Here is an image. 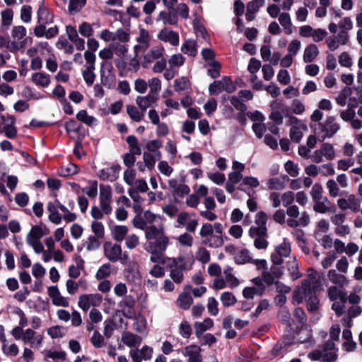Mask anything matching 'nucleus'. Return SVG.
Returning a JSON list of instances; mask_svg holds the SVG:
<instances>
[{
  "label": "nucleus",
  "mask_w": 362,
  "mask_h": 362,
  "mask_svg": "<svg viewBox=\"0 0 362 362\" xmlns=\"http://www.w3.org/2000/svg\"><path fill=\"white\" fill-rule=\"evenodd\" d=\"M16 119L13 116L0 115V129L4 132L5 135L10 139L16 137L17 130L15 127Z\"/></svg>",
  "instance_id": "nucleus-12"
},
{
  "label": "nucleus",
  "mask_w": 362,
  "mask_h": 362,
  "mask_svg": "<svg viewBox=\"0 0 362 362\" xmlns=\"http://www.w3.org/2000/svg\"><path fill=\"white\" fill-rule=\"evenodd\" d=\"M360 204V200L354 194H350L347 198H341L337 200L338 207L343 211L350 209L353 212H358Z\"/></svg>",
  "instance_id": "nucleus-17"
},
{
  "label": "nucleus",
  "mask_w": 362,
  "mask_h": 362,
  "mask_svg": "<svg viewBox=\"0 0 362 362\" xmlns=\"http://www.w3.org/2000/svg\"><path fill=\"white\" fill-rule=\"evenodd\" d=\"M102 301L103 297L99 293L82 294L78 298V306L86 312L91 306H99Z\"/></svg>",
  "instance_id": "nucleus-6"
},
{
  "label": "nucleus",
  "mask_w": 362,
  "mask_h": 362,
  "mask_svg": "<svg viewBox=\"0 0 362 362\" xmlns=\"http://www.w3.org/2000/svg\"><path fill=\"white\" fill-rule=\"evenodd\" d=\"M121 340L124 345L129 348H135L140 346L142 338L131 332L125 331L122 334Z\"/></svg>",
  "instance_id": "nucleus-26"
},
{
  "label": "nucleus",
  "mask_w": 362,
  "mask_h": 362,
  "mask_svg": "<svg viewBox=\"0 0 362 362\" xmlns=\"http://www.w3.org/2000/svg\"><path fill=\"white\" fill-rule=\"evenodd\" d=\"M185 61V58L181 54H175L170 57L168 62L170 69H175L182 66Z\"/></svg>",
  "instance_id": "nucleus-48"
},
{
  "label": "nucleus",
  "mask_w": 362,
  "mask_h": 362,
  "mask_svg": "<svg viewBox=\"0 0 362 362\" xmlns=\"http://www.w3.org/2000/svg\"><path fill=\"white\" fill-rule=\"evenodd\" d=\"M328 297L330 300L334 301L346 298L345 293L343 291L342 287L337 286H332L328 288L327 291Z\"/></svg>",
  "instance_id": "nucleus-37"
},
{
  "label": "nucleus",
  "mask_w": 362,
  "mask_h": 362,
  "mask_svg": "<svg viewBox=\"0 0 362 362\" xmlns=\"http://www.w3.org/2000/svg\"><path fill=\"white\" fill-rule=\"evenodd\" d=\"M176 223V228L185 227L187 231L192 233L195 231L198 226V221L191 219L190 214L186 211H182L177 215Z\"/></svg>",
  "instance_id": "nucleus-14"
},
{
  "label": "nucleus",
  "mask_w": 362,
  "mask_h": 362,
  "mask_svg": "<svg viewBox=\"0 0 362 362\" xmlns=\"http://www.w3.org/2000/svg\"><path fill=\"white\" fill-rule=\"evenodd\" d=\"M43 340V336L37 334L32 329H26L23 337V341L28 344L33 348H39L41 346Z\"/></svg>",
  "instance_id": "nucleus-20"
},
{
  "label": "nucleus",
  "mask_w": 362,
  "mask_h": 362,
  "mask_svg": "<svg viewBox=\"0 0 362 362\" xmlns=\"http://www.w3.org/2000/svg\"><path fill=\"white\" fill-rule=\"evenodd\" d=\"M349 42V35L339 34L329 36L326 39V44L331 51L337 50L340 46L346 45Z\"/></svg>",
  "instance_id": "nucleus-18"
},
{
  "label": "nucleus",
  "mask_w": 362,
  "mask_h": 362,
  "mask_svg": "<svg viewBox=\"0 0 362 362\" xmlns=\"http://www.w3.org/2000/svg\"><path fill=\"white\" fill-rule=\"evenodd\" d=\"M243 185H247L252 188L257 187L259 185V182L257 178L252 176H245L243 178V182L238 187V189L245 192Z\"/></svg>",
  "instance_id": "nucleus-52"
},
{
  "label": "nucleus",
  "mask_w": 362,
  "mask_h": 362,
  "mask_svg": "<svg viewBox=\"0 0 362 362\" xmlns=\"http://www.w3.org/2000/svg\"><path fill=\"white\" fill-rule=\"evenodd\" d=\"M174 267L171 269L170 277L173 281L180 283L183 279V270L186 269V265L183 263V259L179 257L172 259Z\"/></svg>",
  "instance_id": "nucleus-22"
},
{
  "label": "nucleus",
  "mask_w": 362,
  "mask_h": 362,
  "mask_svg": "<svg viewBox=\"0 0 362 362\" xmlns=\"http://www.w3.org/2000/svg\"><path fill=\"white\" fill-rule=\"evenodd\" d=\"M204 243L210 247H220L223 244V239L221 235H212L204 239Z\"/></svg>",
  "instance_id": "nucleus-53"
},
{
  "label": "nucleus",
  "mask_w": 362,
  "mask_h": 362,
  "mask_svg": "<svg viewBox=\"0 0 362 362\" xmlns=\"http://www.w3.org/2000/svg\"><path fill=\"white\" fill-rule=\"evenodd\" d=\"M272 107L273 111L269 115V118L275 122L277 124H281L283 122V115L279 111V110H282V112H284V107L283 105L278 101H275L272 104Z\"/></svg>",
  "instance_id": "nucleus-32"
},
{
  "label": "nucleus",
  "mask_w": 362,
  "mask_h": 362,
  "mask_svg": "<svg viewBox=\"0 0 362 362\" xmlns=\"http://www.w3.org/2000/svg\"><path fill=\"white\" fill-rule=\"evenodd\" d=\"M128 233V228L125 226H116L112 229V235L115 240L121 242Z\"/></svg>",
  "instance_id": "nucleus-47"
},
{
  "label": "nucleus",
  "mask_w": 362,
  "mask_h": 362,
  "mask_svg": "<svg viewBox=\"0 0 362 362\" xmlns=\"http://www.w3.org/2000/svg\"><path fill=\"white\" fill-rule=\"evenodd\" d=\"M145 230V236L148 240L156 239L160 235L164 232V228L162 225L156 226H146Z\"/></svg>",
  "instance_id": "nucleus-40"
},
{
  "label": "nucleus",
  "mask_w": 362,
  "mask_h": 362,
  "mask_svg": "<svg viewBox=\"0 0 362 362\" xmlns=\"http://www.w3.org/2000/svg\"><path fill=\"white\" fill-rule=\"evenodd\" d=\"M127 112L130 118L136 122H140L144 117V114L141 113L137 108L132 105L127 106Z\"/></svg>",
  "instance_id": "nucleus-58"
},
{
  "label": "nucleus",
  "mask_w": 362,
  "mask_h": 362,
  "mask_svg": "<svg viewBox=\"0 0 362 362\" xmlns=\"http://www.w3.org/2000/svg\"><path fill=\"white\" fill-rule=\"evenodd\" d=\"M342 337L346 340L344 342L346 349L347 351H352L355 348L356 344L351 340L352 334L349 328H346L344 329Z\"/></svg>",
  "instance_id": "nucleus-59"
},
{
  "label": "nucleus",
  "mask_w": 362,
  "mask_h": 362,
  "mask_svg": "<svg viewBox=\"0 0 362 362\" xmlns=\"http://www.w3.org/2000/svg\"><path fill=\"white\" fill-rule=\"evenodd\" d=\"M319 242L320 243L321 246L325 248L334 246V249H345L344 243L342 241L339 239H335L333 242L331 237L327 235H323Z\"/></svg>",
  "instance_id": "nucleus-35"
},
{
  "label": "nucleus",
  "mask_w": 362,
  "mask_h": 362,
  "mask_svg": "<svg viewBox=\"0 0 362 362\" xmlns=\"http://www.w3.org/2000/svg\"><path fill=\"white\" fill-rule=\"evenodd\" d=\"M26 29L22 25L14 26L11 30L12 41L8 42L7 48L14 52L23 49L28 44V37H25Z\"/></svg>",
  "instance_id": "nucleus-2"
},
{
  "label": "nucleus",
  "mask_w": 362,
  "mask_h": 362,
  "mask_svg": "<svg viewBox=\"0 0 362 362\" xmlns=\"http://www.w3.org/2000/svg\"><path fill=\"white\" fill-rule=\"evenodd\" d=\"M267 220V215L264 211H259L255 218V222L257 226L250 228L249 231L250 235L253 236L254 234L266 235L267 232L266 227Z\"/></svg>",
  "instance_id": "nucleus-15"
},
{
  "label": "nucleus",
  "mask_w": 362,
  "mask_h": 362,
  "mask_svg": "<svg viewBox=\"0 0 362 362\" xmlns=\"http://www.w3.org/2000/svg\"><path fill=\"white\" fill-rule=\"evenodd\" d=\"M49 212V219L55 224H59L62 222V216L59 215L57 207L55 204L49 202L47 206Z\"/></svg>",
  "instance_id": "nucleus-42"
},
{
  "label": "nucleus",
  "mask_w": 362,
  "mask_h": 362,
  "mask_svg": "<svg viewBox=\"0 0 362 362\" xmlns=\"http://www.w3.org/2000/svg\"><path fill=\"white\" fill-rule=\"evenodd\" d=\"M119 170V165H113L110 168H107L100 170L98 176L103 180L114 181L118 177Z\"/></svg>",
  "instance_id": "nucleus-29"
},
{
  "label": "nucleus",
  "mask_w": 362,
  "mask_h": 362,
  "mask_svg": "<svg viewBox=\"0 0 362 362\" xmlns=\"http://www.w3.org/2000/svg\"><path fill=\"white\" fill-rule=\"evenodd\" d=\"M291 123L295 124L290 130V137L292 141L298 143L303 137V132L307 129V127L296 117H290Z\"/></svg>",
  "instance_id": "nucleus-19"
},
{
  "label": "nucleus",
  "mask_w": 362,
  "mask_h": 362,
  "mask_svg": "<svg viewBox=\"0 0 362 362\" xmlns=\"http://www.w3.org/2000/svg\"><path fill=\"white\" fill-rule=\"evenodd\" d=\"M220 300L225 307H230L237 302V299L233 293L228 291L223 292L221 295Z\"/></svg>",
  "instance_id": "nucleus-50"
},
{
  "label": "nucleus",
  "mask_w": 362,
  "mask_h": 362,
  "mask_svg": "<svg viewBox=\"0 0 362 362\" xmlns=\"http://www.w3.org/2000/svg\"><path fill=\"white\" fill-rule=\"evenodd\" d=\"M313 202V210L317 213L326 214L335 211L334 206L327 197Z\"/></svg>",
  "instance_id": "nucleus-25"
},
{
  "label": "nucleus",
  "mask_w": 362,
  "mask_h": 362,
  "mask_svg": "<svg viewBox=\"0 0 362 362\" xmlns=\"http://www.w3.org/2000/svg\"><path fill=\"white\" fill-rule=\"evenodd\" d=\"M336 151L333 144L330 143H323L320 147L315 150L311 156V160L315 163H320L325 160H332L336 157Z\"/></svg>",
  "instance_id": "nucleus-3"
},
{
  "label": "nucleus",
  "mask_w": 362,
  "mask_h": 362,
  "mask_svg": "<svg viewBox=\"0 0 362 362\" xmlns=\"http://www.w3.org/2000/svg\"><path fill=\"white\" fill-rule=\"evenodd\" d=\"M141 64L144 68H147L153 62L160 59L165 54V48L163 46H156L141 54Z\"/></svg>",
  "instance_id": "nucleus-5"
},
{
  "label": "nucleus",
  "mask_w": 362,
  "mask_h": 362,
  "mask_svg": "<svg viewBox=\"0 0 362 362\" xmlns=\"http://www.w3.org/2000/svg\"><path fill=\"white\" fill-rule=\"evenodd\" d=\"M157 97L155 95L148 93L145 96H138L136 98V103L141 110L145 111L155 103Z\"/></svg>",
  "instance_id": "nucleus-30"
},
{
  "label": "nucleus",
  "mask_w": 362,
  "mask_h": 362,
  "mask_svg": "<svg viewBox=\"0 0 362 362\" xmlns=\"http://www.w3.org/2000/svg\"><path fill=\"white\" fill-rule=\"evenodd\" d=\"M31 81L37 86L46 88L50 83V76L45 72H37L32 75Z\"/></svg>",
  "instance_id": "nucleus-34"
},
{
  "label": "nucleus",
  "mask_w": 362,
  "mask_h": 362,
  "mask_svg": "<svg viewBox=\"0 0 362 362\" xmlns=\"http://www.w3.org/2000/svg\"><path fill=\"white\" fill-rule=\"evenodd\" d=\"M326 187L331 197H337L339 195L340 190L335 180H328L326 182Z\"/></svg>",
  "instance_id": "nucleus-64"
},
{
  "label": "nucleus",
  "mask_w": 362,
  "mask_h": 362,
  "mask_svg": "<svg viewBox=\"0 0 362 362\" xmlns=\"http://www.w3.org/2000/svg\"><path fill=\"white\" fill-rule=\"evenodd\" d=\"M48 295L52 298V302L54 305L68 307L69 302L68 299L62 296L57 286H52L48 288Z\"/></svg>",
  "instance_id": "nucleus-23"
},
{
  "label": "nucleus",
  "mask_w": 362,
  "mask_h": 362,
  "mask_svg": "<svg viewBox=\"0 0 362 362\" xmlns=\"http://www.w3.org/2000/svg\"><path fill=\"white\" fill-rule=\"evenodd\" d=\"M266 235L254 234L252 238H255L254 244L257 249H265L268 247V242L266 239Z\"/></svg>",
  "instance_id": "nucleus-61"
},
{
  "label": "nucleus",
  "mask_w": 362,
  "mask_h": 362,
  "mask_svg": "<svg viewBox=\"0 0 362 362\" xmlns=\"http://www.w3.org/2000/svg\"><path fill=\"white\" fill-rule=\"evenodd\" d=\"M340 129L341 126L336 121V118L333 116H327L322 122L318 123L315 131L322 140H325L334 136Z\"/></svg>",
  "instance_id": "nucleus-1"
},
{
  "label": "nucleus",
  "mask_w": 362,
  "mask_h": 362,
  "mask_svg": "<svg viewBox=\"0 0 362 362\" xmlns=\"http://www.w3.org/2000/svg\"><path fill=\"white\" fill-rule=\"evenodd\" d=\"M110 47L113 52L120 57H123L128 52L129 47L126 43H118L114 42L110 44Z\"/></svg>",
  "instance_id": "nucleus-49"
},
{
  "label": "nucleus",
  "mask_w": 362,
  "mask_h": 362,
  "mask_svg": "<svg viewBox=\"0 0 362 362\" xmlns=\"http://www.w3.org/2000/svg\"><path fill=\"white\" fill-rule=\"evenodd\" d=\"M308 280L302 281L301 286L296 289L293 292V300L295 303L299 304L307 298L312 293V288H308Z\"/></svg>",
  "instance_id": "nucleus-24"
},
{
  "label": "nucleus",
  "mask_w": 362,
  "mask_h": 362,
  "mask_svg": "<svg viewBox=\"0 0 362 362\" xmlns=\"http://www.w3.org/2000/svg\"><path fill=\"white\" fill-rule=\"evenodd\" d=\"M180 246L184 247H190L192 246L193 238L187 233H184L177 238Z\"/></svg>",
  "instance_id": "nucleus-62"
},
{
  "label": "nucleus",
  "mask_w": 362,
  "mask_h": 362,
  "mask_svg": "<svg viewBox=\"0 0 362 362\" xmlns=\"http://www.w3.org/2000/svg\"><path fill=\"white\" fill-rule=\"evenodd\" d=\"M100 77L102 83L111 88L115 83L116 76L113 73V66L111 62L103 61L100 66Z\"/></svg>",
  "instance_id": "nucleus-8"
},
{
  "label": "nucleus",
  "mask_w": 362,
  "mask_h": 362,
  "mask_svg": "<svg viewBox=\"0 0 362 362\" xmlns=\"http://www.w3.org/2000/svg\"><path fill=\"white\" fill-rule=\"evenodd\" d=\"M291 250H274L272 253L271 258L274 265L281 264L283 257H289Z\"/></svg>",
  "instance_id": "nucleus-46"
},
{
  "label": "nucleus",
  "mask_w": 362,
  "mask_h": 362,
  "mask_svg": "<svg viewBox=\"0 0 362 362\" xmlns=\"http://www.w3.org/2000/svg\"><path fill=\"white\" fill-rule=\"evenodd\" d=\"M134 329L138 333L142 334L145 332L146 328V320L142 316H139L135 318L133 324Z\"/></svg>",
  "instance_id": "nucleus-63"
},
{
  "label": "nucleus",
  "mask_w": 362,
  "mask_h": 362,
  "mask_svg": "<svg viewBox=\"0 0 362 362\" xmlns=\"http://www.w3.org/2000/svg\"><path fill=\"white\" fill-rule=\"evenodd\" d=\"M224 279L228 284V287L230 288H236L239 286V280L233 275L231 267H228L223 270Z\"/></svg>",
  "instance_id": "nucleus-39"
},
{
  "label": "nucleus",
  "mask_w": 362,
  "mask_h": 362,
  "mask_svg": "<svg viewBox=\"0 0 362 362\" xmlns=\"http://www.w3.org/2000/svg\"><path fill=\"white\" fill-rule=\"evenodd\" d=\"M181 51L189 56H195L197 53L196 41L190 39L185 40L181 47Z\"/></svg>",
  "instance_id": "nucleus-41"
},
{
  "label": "nucleus",
  "mask_w": 362,
  "mask_h": 362,
  "mask_svg": "<svg viewBox=\"0 0 362 362\" xmlns=\"http://www.w3.org/2000/svg\"><path fill=\"white\" fill-rule=\"evenodd\" d=\"M252 281L254 286L245 287L243 291V296L247 299H253L255 296H261L265 291L262 279L255 278Z\"/></svg>",
  "instance_id": "nucleus-13"
},
{
  "label": "nucleus",
  "mask_w": 362,
  "mask_h": 362,
  "mask_svg": "<svg viewBox=\"0 0 362 362\" xmlns=\"http://www.w3.org/2000/svg\"><path fill=\"white\" fill-rule=\"evenodd\" d=\"M278 21L286 35H291L293 33V23L288 13L281 12L278 17Z\"/></svg>",
  "instance_id": "nucleus-31"
},
{
  "label": "nucleus",
  "mask_w": 362,
  "mask_h": 362,
  "mask_svg": "<svg viewBox=\"0 0 362 362\" xmlns=\"http://www.w3.org/2000/svg\"><path fill=\"white\" fill-rule=\"evenodd\" d=\"M127 142L130 147L129 152L136 155H140L141 153V150L136 136L133 135L128 136L127 137Z\"/></svg>",
  "instance_id": "nucleus-54"
},
{
  "label": "nucleus",
  "mask_w": 362,
  "mask_h": 362,
  "mask_svg": "<svg viewBox=\"0 0 362 362\" xmlns=\"http://www.w3.org/2000/svg\"><path fill=\"white\" fill-rule=\"evenodd\" d=\"M151 40V36L148 31L144 28H141L139 35L136 37L137 44L134 47V52L136 54V57H139L141 54L145 52L148 49Z\"/></svg>",
  "instance_id": "nucleus-9"
},
{
  "label": "nucleus",
  "mask_w": 362,
  "mask_h": 362,
  "mask_svg": "<svg viewBox=\"0 0 362 362\" xmlns=\"http://www.w3.org/2000/svg\"><path fill=\"white\" fill-rule=\"evenodd\" d=\"M189 81L186 77H180L174 81V90L176 92H181L188 88Z\"/></svg>",
  "instance_id": "nucleus-57"
},
{
  "label": "nucleus",
  "mask_w": 362,
  "mask_h": 362,
  "mask_svg": "<svg viewBox=\"0 0 362 362\" xmlns=\"http://www.w3.org/2000/svg\"><path fill=\"white\" fill-rule=\"evenodd\" d=\"M78 172V167L73 163H68L66 165L62 166L60 175L66 177L76 174Z\"/></svg>",
  "instance_id": "nucleus-60"
},
{
  "label": "nucleus",
  "mask_w": 362,
  "mask_h": 362,
  "mask_svg": "<svg viewBox=\"0 0 362 362\" xmlns=\"http://www.w3.org/2000/svg\"><path fill=\"white\" fill-rule=\"evenodd\" d=\"M105 255L111 262L126 264L128 261L127 254L122 252V250H105Z\"/></svg>",
  "instance_id": "nucleus-33"
},
{
  "label": "nucleus",
  "mask_w": 362,
  "mask_h": 362,
  "mask_svg": "<svg viewBox=\"0 0 362 362\" xmlns=\"http://www.w3.org/2000/svg\"><path fill=\"white\" fill-rule=\"evenodd\" d=\"M125 278L127 281L134 285H139L141 282V276L139 272L136 264H133L125 271Z\"/></svg>",
  "instance_id": "nucleus-28"
},
{
  "label": "nucleus",
  "mask_w": 362,
  "mask_h": 362,
  "mask_svg": "<svg viewBox=\"0 0 362 362\" xmlns=\"http://www.w3.org/2000/svg\"><path fill=\"white\" fill-rule=\"evenodd\" d=\"M112 192L110 185H100V201H112Z\"/></svg>",
  "instance_id": "nucleus-55"
},
{
  "label": "nucleus",
  "mask_w": 362,
  "mask_h": 362,
  "mask_svg": "<svg viewBox=\"0 0 362 362\" xmlns=\"http://www.w3.org/2000/svg\"><path fill=\"white\" fill-rule=\"evenodd\" d=\"M192 297L187 293H181L177 300V305L183 310H188L192 304Z\"/></svg>",
  "instance_id": "nucleus-43"
},
{
  "label": "nucleus",
  "mask_w": 362,
  "mask_h": 362,
  "mask_svg": "<svg viewBox=\"0 0 362 362\" xmlns=\"http://www.w3.org/2000/svg\"><path fill=\"white\" fill-rule=\"evenodd\" d=\"M37 21L39 23L50 24L53 22V14L44 6H40L37 11Z\"/></svg>",
  "instance_id": "nucleus-36"
},
{
  "label": "nucleus",
  "mask_w": 362,
  "mask_h": 362,
  "mask_svg": "<svg viewBox=\"0 0 362 362\" xmlns=\"http://www.w3.org/2000/svg\"><path fill=\"white\" fill-rule=\"evenodd\" d=\"M353 28V21L350 17H344L342 18L338 24L335 23H330L328 25L329 31L331 33H336L338 29L340 30L339 34H346L349 35V31Z\"/></svg>",
  "instance_id": "nucleus-16"
},
{
  "label": "nucleus",
  "mask_w": 362,
  "mask_h": 362,
  "mask_svg": "<svg viewBox=\"0 0 362 362\" xmlns=\"http://www.w3.org/2000/svg\"><path fill=\"white\" fill-rule=\"evenodd\" d=\"M2 351L4 354L9 356H16L19 352L18 347L16 344H9L7 341L3 343Z\"/></svg>",
  "instance_id": "nucleus-56"
},
{
  "label": "nucleus",
  "mask_w": 362,
  "mask_h": 362,
  "mask_svg": "<svg viewBox=\"0 0 362 362\" xmlns=\"http://www.w3.org/2000/svg\"><path fill=\"white\" fill-rule=\"evenodd\" d=\"M76 118L88 126L93 125L97 121L94 117L88 115L87 111L84 110H80L77 113Z\"/></svg>",
  "instance_id": "nucleus-51"
},
{
  "label": "nucleus",
  "mask_w": 362,
  "mask_h": 362,
  "mask_svg": "<svg viewBox=\"0 0 362 362\" xmlns=\"http://www.w3.org/2000/svg\"><path fill=\"white\" fill-rule=\"evenodd\" d=\"M236 86L229 77H223L219 81H215L209 86V91L211 95H218L222 91L229 93L235 90Z\"/></svg>",
  "instance_id": "nucleus-4"
},
{
  "label": "nucleus",
  "mask_w": 362,
  "mask_h": 362,
  "mask_svg": "<svg viewBox=\"0 0 362 362\" xmlns=\"http://www.w3.org/2000/svg\"><path fill=\"white\" fill-rule=\"evenodd\" d=\"M153 349L152 347L144 345L141 349H132L129 351V356L132 362H142L152 358Z\"/></svg>",
  "instance_id": "nucleus-11"
},
{
  "label": "nucleus",
  "mask_w": 362,
  "mask_h": 362,
  "mask_svg": "<svg viewBox=\"0 0 362 362\" xmlns=\"http://www.w3.org/2000/svg\"><path fill=\"white\" fill-rule=\"evenodd\" d=\"M319 50L317 47L314 44L308 45L303 53V61L305 63L313 62L318 55Z\"/></svg>",
  "instance_id": "nucleus-38"
},
{
  "label": "nucleus",
  "mask_w": 362,
  "mask_h": 362,
  "mask_svg": "<svg viewBox=\"0 0 362 362\" xmlns=\"http://www.w3.org/2000/svg\"><path fill=\"white\" fill-rule=\"evenodd\" d=\"M157 37L159 40L168 42L172 46H177L180 42L179 34L167 28L162 29Z\"/></svg>",
  "instance_id": "nucleus-21"
},
{
  "label": "nucleus",
  "mask_w": 362,
  "mask_h": 362,
  "mask_svg": "<svg viewBox=\"0 0 362 362\" xmlns=\"http://www.w3.org/2000/svg\"><path fill=\"white\" fill-rule=\"evenodd\" d=\"M213 320L210 318H206L203 322H197L194 323L195 333L197 336L209 329L213 326Z\"/></svg>",
  "instance_id": "nucleus-45"
},
{
  "label": "nucleus",
  "mask_w": 362,
  "mask_h": 362,
  "mask_svg": "<svg viewBox=\"0 0 362 362\" xmlns=\"http://www.w3.org/2000/svg\"><path fill=\"white\" fill-rule=\"evenodd\" d=\"M45 235L44 229L40 226H34L27 235L26 241L33 249H43L40 239Z\"/></svg>",
  "instance_id": "nucleus-7"
},
{
  "label": "nucleus",
  "mask_w": 362,
  "mask_h": 362,
  "mask_svg": "<svg viewBox=\"0 0 362 362\" xmlns=\"http://www.w3.org/2000/svg\"><path fill=\"white\" fill-rule=\"evenodd\" d=\"M234 256L236 263L242 264L248 262H254L259 268H264L267 262L264 259L253 260L249 255L248 250H227Z\"/></svg>",
  "instance_id": "nucleus-10"
},
{
  "label": "nucleus",
  "mask_w": 362,
  "mask_h": 362,
  "mask_svg": "<svg viewBox=\"0 0 362 362\" xmlns=\"http://www.w3.org/2000/svg\"><path fill=\"white\" fill-rule=\"evenodd\" d=\"M200 352V347L196 345L187 346L182 351L183 355L188 358L187 362H202Z\"/></svg>",
  "instance_id": "nucleus-27"
},
{
  "label": "nucleus",
  "mask_w": 362,
  "mask_h": 362,
  "mask_svg": "<svg viewBox=\"0 0 362 362\" xmlns=\"http://www.w3.org/2000/svg\"><path fill=\"white\" fill-rule=\"evenodd\" d=\"M330 281L337 286L343 287L347 283L346 278L341 274H337L335 270H330L328 273Z\"/></svg>",
  "instance_id": "nucleus-44"
}]
</instances>
